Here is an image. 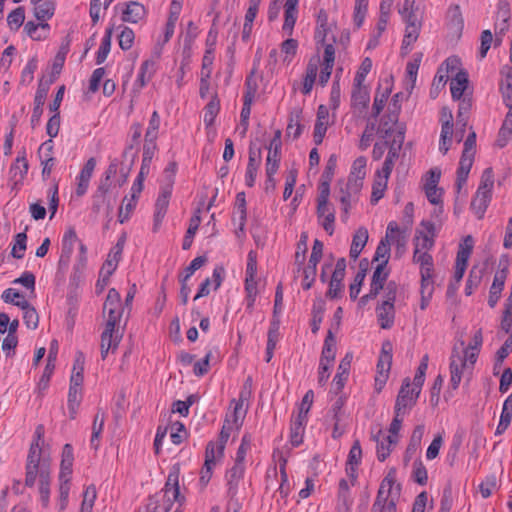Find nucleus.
<instances>
[{
    "instance_id": "obj_1",
    "label": "nucleus",
    "mask_w": 512,
    "mask_h": 512,
    "mask_svg": "<svg viewBox=\"0 0 512 512\" xmlns=\"http://www.w3.org/2000/svg\"><path fill=\"white\" fill-rule=\"evenodd\" d=\"M73 462V447L70 444H65L62 449L60 470L58 474L57 506L59 512L65 511L68 506Z\"/></svg>"
},
{
    "instance_id": "obj_2",
    "label": "nucleus",
    "mask_w": 512,
    "mask_h": 512,
    "mask_svg": "<svg viewBox=\"0 0 512 512\" xmlns=\"http://www.w3.org/2000/svg\"><path fill=\"white\" fill-rule=\"evenodd\" d=\"M44 474L51 475L50 459L43 457L41 446L31 443L26 462L25 485L33 487L38 477H43Z\"/></svg>"
},
{
    "instance_id": "obj_3",
    "label": "nucleus",
    "mask_w": 512,
    "mask_h": 512,
    "mask_svg": "<svg viewBox=\"0 0 512 512\" xmlns=\"http://www.w3.org/2000/svg\"><path fill=\"white\" fill-rule=\"evenodd\" d=\"M400 491V485L396 484L394 476L388 474L380 484L372 512H396Z\"/></svg>"
},
{
    "instance_id": "obj_4",
    "label": "nucleus",
    "mask_w": 512,
    "mask_h": 512,
    "mask_svg": "<svg viewBox=\"0 0 512 512\" xmlns=\"http://www.w3.org/2000/svg\"><path fill=\"white\" fill-rule=\"evenodd\" d=\"M494 174L492 168H486L481 176L479 187L471 202V209L478 219L483 218L492 198Z\"/></svg>"
},
{
    "instance_id": "obj_5",
    "label": "nucleus",
    "mask_w": 512,
    "mask_h": 512,
    "mask_svg": "<svg viewBox=\"0 0 512 512\" xmlns=\"http://www.w3.org/2000/svg\"><path fill=\"white\" fill-rule=\"evenodd\" d=\"M476 148V134L471 132L464 141V149L459 161L457 170L456 189L460 193L462 187L465 185L469 172L474 162Z\"/></svg>"
},
{
    "instance_id": "obj_6",
    "label": "nucleus",
    "mask_w": 512,
    "mask_h": 512,
    "mask_svg": "<svg viewBox=\"0 0 512 512\" xmlns=\"http://www.w3.org/2000/svg\"><path fill=\"white\" fill-rule=\"evenodd\" d=\"M314 393L308 390L298 407V415L295 422L294 432L290 435V444L299 446L303 442L305 426L307 423V414L313 404Z\"/></svg>"
},
{
    "instance_id": "obj_7",
    "label": "nucleus",
    "mask_w": 512,
    "mask_h": 512,
    "mask_svg": "<svg viewBox=\"0 0 512 512\" xmlns=\"http://www.w3.org/2000/svg\"><path fill=\"white\" fill-rule=\"evenodd\" d=\"M475 363H471L463 352L453 349L450 357V385L453 390L458 389L465 373H470Z\"/></svg>"
},
{
    "instance_id": "obj_8",
    "label": "nucleus",
    "mask_w": 512,
    "mask_h": 512,
    "mask_svg": "<svg viewBox=\"0 0 512 512\" xmlns=\"http://www.w3.org/2000/svg\"><path fill=\"white\" fill-rule=\"evenodd\" d=\"M164 502H165V510L168 511L171 509L174 503L178 504V507L174 512H182V505L185 501V497L180 493L179 487V472L177 470H172L169 472L164 489Z\"/></svg>"
},
{
    "instance_id": "obj_9",
    "label": "nucleus",
    "mask_w": 512,
    "mask_h": 512,
    "mask_svg": "<svg viewBox=\"0 0 512 512\" xmlns=\"http://www.w3.org/2000/svg\"><path fill=\"white\" fill-rule=\"evenodd\" d=\"M103 313L106 318V323L109 324V326H120L123 308L120 294L115 288H111L108 291Z\"/></svg>"
},
{
    "instance_id": "obj_10",
    "label": "nucleus",
    "mask_w": 512,
    "mask_h": 512,
    "mask_svg": "<svg viewBox=\"0 0 512 512\" xmlns=\"http://www.w3.org/2000/svg\"><path fill=\"white\" fill-rule=\"evenodd\" d=\"M436 236L435 225L430 221H421L415 230L413 250H432Z\"/></svg>"
},
{
    "instance_id": "obj_11",
    "label": "nucleus",
    "mask_w": 512,
    "mask_h": 512,
    "mask_svg": "<svg viewBox=\"0 0 512 512\" xmlns=\"http://www.w3.org/2000/svg\"><path fill=\"white\" fill-rule=\"evenodd\" d=\"M440 123L441 133L439 140V151L445 155L451 147L456 132L454 131L453 114L449 108L443 107L441 109Z\"/></svg>"
},
{
    "instance_id": "obj_12",
    "label": "nucleus",
    "mask_w": 512,
    "mask_h": 512,
    "mask_svg": "<svg viewBox=\"0 0 512 512\" xmlns=\"http://www.w3.org/2000/svg\"><path fill=\"white\" fill-rule=\"evenodd\" d=\"M384 239L389 245H394L396 254L401 257L406 250L408 241V227L401 229L397 222L388 223Z\"/></svg>"
},
{
    "instance_id": "obj_13",
    "label": "nucleus",
    "mask_w": 512,
    "mask_h": 512,
    "mask_svg": "<svg viewBox=\"0 0 512 512\" xmlns=\"http://www.w3.org/2000/svg\"><path fill=\"white\" fill-rule=\"evenodd\" d=\"M419 395V393L411 388L410 378H405L397 395L394 410L407 414L416 404Z\"/></svg>"
},
{
    "instance_id": "obj_14",
    "label": "nucleus",
    "mask_w": 512,
    "mask_h": 512,
    "mask_svg": "<svg viewBox=\"0 0 512 512\" xmlns=\"http://www.w3.org/2000/svg\"><path fill=\"white\" fill-rule=\"evenodd\" d=\"M284 290L281 284L278 285L275 293L274 300V311H273V320L271 322V326L268 332V341L269 344L276 345L279 338V324H280V315L284 310Z\"/></svg>"
},
{
    "instance_id": "obj_15",
    "label": "nucleus",
    "mask_w": 512,
    "mask_h": 512,
    "mask_svg": "<svg viewBox=\"0 0 512 512\" xmlns=\"http://www.w3.org/2000/svg\"><path fill=\"white\" fill-rule=\"evenodd\" d=\"M281 132L279 130L275 131L273 138L271 139L267 150V158H266V175H275L279 169L280 159H281Z\"/></svg>"
},
{
    "instance_id": "obj_16",
    "label": "nucleus",
    "mask_w": 512,
    "mask_h": 512,
    "mask_svg": "<svg viewBox=\"0 0 512 512\" xmlns=\"http://www.w3.org/2000/svg\"><path fill=\"white\" fill-rule=\"evenodd\" d=\"M508 275V265L506 263L499 264L498 270L495 272L493 282L489 289L488 305L494 308L502 296L505 282Z\"/></svg>"
},
{
    "instance_id": "obj_17",
    "label": "nucleus",
    "mask_w": 512,
    "mask_h": 512,
    "mask_svg": "<svg viewBox=\"0 0 512 512\" xmlns=\"http://www.w3.org/2000/svg\"><path fill=\"white\" fill-rule=\"evenodd\" d=\"M29 164L27 161L26 150L23 148L18 152L17 157L13 161L9 169L10 181L13 183V187L23 185L24 180L28 174Z\"/></svg>"
},
{
    "instance_id": "obj_18",
    "label": "nucleus",
    "mask_w": 512,
    "mask_h": 512,
    "mask_svg": "<svg viewBox=\"0 0 512 512\" xmlns=\"http://www.w3.org/2000/svg\"><path fill=\"white\" fill-rule=\"evenodd\" d=\"M262 163L261 149L254 143L250 144L248 164L245 172V184L248 187H253L256 183L258 170Z\"/></svg>"
},
{
    "instance_id": "obj_19",
    "label": "nucleus",
    "mask_w": 512,
    "mask_h": 512,
    "mask_svg": "<svg viewBox=\"0 0 512 512\" xmlns=\"http://www.w3.org/2000/svg\"><path fill=\"white\" fill-rule=\"evenodd\" d=\"M120 326H109L105 323V328L101 335V356L105 359L108 353L114 352L121 341L122 333L119 329Z\"/></svg>"
},
{
    "instance_id": "obj_20",
    "label": "nucleus",
    "mask_w": 512,
    "mask_h": 512,
    "mask_svg": "<svg viewBox=\"0 0 512 512\" xmlns=\"http://www.w3.org/2000/svg\"><path fill=\"white\" fill-rule=\"evenodd\" d=\"M430 250H413V262L419 265L421 282L434 281V263Z\"/></svg>"
},
{
    "instance_id": "obj_21",
    "label": "nucleus",
    "mask_w": 512,
    "mask_h": 512,
    "mask_svg": "<svg viewBox=\"0 0 512 512\" xmlns=\"http://www.w3.org/2000/svg\"><path fill=\"white\" fill-rule=\"evenodd\" d=\"M156 72V61L147 59L139 67L136 80L132 86L134 95H138L142 89L151 81Z\"/></svg>"
},
{
    "instance_id": "obj_22",
    "label": "nucleus",
    "mask_w": 512,
    "mask_h": 512,
    "mask_svg": "<svg viewBox=\"0 0 512 512\" xmlns=\"http://www.w3.org/2000/svg\"><path fill=\"white\" fill-rule=\"evenodd\" d=\"M314 38L317 45L328 41H335L333 25L328 23V14L323 9L317 15Z\"/></svg>"
},
{
    "instance_id": "obj_23",
    "label": "nucleus",
    "mask_w": 512,
    "mask_h": 512,
    "mask_svg": "<svg viewBox=\"0 0 512 512\" xmlns=\"http://www.w3.org/2000/svg\"><path fill=\"white\" fill-rule=\"evenodd\" d=\"M225 277V269L223 266H216L213 270L212 277L206 278L199 286L198 292L194 300L208 296L212 290L216 291L220 288Z\"/></svg>"
},
{
    "instance_id": "obj_24",
    "label": "nucleus",
    "mask_w": 512,
    "mask_h": 512,
    "mask_svg": "<svg viewBox=\"0 0 512 512\" xmlns=\"http://www.w3.org/2000/svg\"><path fill=\"white\" fill-rule=\"evenodd\" d=\"M79 242L77 233L73 227H69L63 234L61 240V255L59 264L67 266L73 254L76 243Z\"/></svg>"
},
{
    "instance_id": "obj_25",
    "label": "nucleus",
    "mask_w": 512,
    "mask_h": 512,
    "mask_svg": "<svg viewBox=\"0 0 512 512\" xmlns=\"http://www.w3.org/2000/svg\"><path fill=\"white\" fill-rule=\"evenodd\" d=\"M367 159L363 156L354 160L351 172L348 177L350 188L355 191H361L363 186V179L366 176Z\"/></svg>"
},
{
    "instance_id": "obj_26",
    "label": "nucleus",
    "mask_w": 512,
    "mask_h": 512,
    "mask_svg": "<svg viewBox=\"0 0 512 512\" xmlns=\"http://www.w3.org/2000/svg\"><path fill=\"white\" fill-rule=\"evenodd\" d=\"M379 132L383 137L392 136L393 143L398 145V148L402 146L404 141V127L398 123V120L395 123L390 122L388 114L385 115L380 122Z\"/></svg>"
},
{
    "instance_id": "obj_27",
    "label": "nucleus",
    "mask_w": 512,
    "mask_h": 512,
    "mask_svg": "<svg viewBox=\"0 0 512 512\" xmlns=\"http://www.w3.org/2000/svg\"><path fill=\"white\" fill-rule=\"evenodd\" d=\"M458 101L457 125L459 128L455 132V139L457 142H461L468 123V115L472 107V101L469 96H464Z\"/></svg>"
},
{
    "instance_id": "obj_28",
    "label": "nucleus",
    "mask_w": 512,
    "mask_h": 512,
    "mask_svg": "<svg viewBox=\"0 0 512 512\" xmlns=\"http://www.w3.org/2000/svg\"><path fill=\"white\" fill-rule=\"evenodd\" d=\"M345 269H346V261L344 258L338 259L335 265V269L333 271L330 283H329V289H328V296L331 298H337L340 296L341 291L343 289L342 281L345 276Z\"/></svg>"
},
{
    "instance_id": "obj_29",
    "label": "nucleus",
    "mask_w": 512,
    "mask_h": 512,
    "mask_svg": "<svg viewBox=\"0 0 512 512\" xmlns=\"http://www.w3.org/2000/svg\"><path fill=\"white\" fill-rule=\"evenodd\" d=\"M405 23L406 27L401 50L404 54H408L419 37L421 21L419 18H412V20L405 21Z\"/></svg>"
},
{
    "instance_id": "obj_30",
    "label": "nucleus",
    "mask_w": 512,
    "mask_h": 512,
    "mask_svg": "<svg viewBox=\"0 0 512 512\" xmlns=\"http://www.w3.org/2000/svg\"><path fill=\"white\" fill-rule=\"evenodd\" d=\"M96 167V160L95 158H89L86 163L84 164L83 168L81 169L79 175L77 176V187H76V194L77 196L81 197L83 196L88 188L89 183L92 178L93 172Z\"/></svg>"
},
{
    "instance_id": "obj_31",
    "label": "nucleus",
    "mask_w": 512,
    "mask_h": 512,
    "mask_svg": "<svg viewBox=\"0 0 512 512\" xmlns=\"http://www.w3.org/2000/svg\"><path fill=\"white\" fill-rule=\"evenodd\" d=\"M362 458V449L359 441L354 442L352 445L348 459L346 463V475L348 478H351V484L354 485L357 479V467L361 462Z\"/></svg>"
},
{
    "instance_id": "obj_32",
    "label": "nucleus",
    "mask_w": 512,
    "mask_h": 512,
    "mask_svg": "<svg viewBox=\"0 0 512 512\" xmlns=\"http://www.w3.org/2000/svg\"><path fill=\"white\" fill-rule=\"evenodd\" d=\"M388 274L387 266H384L383 264H377L373 272L370 292L361 298L362 302H365L368 298H374L379 293V291L383 289Z\"/></svg>"
},
{
    "instance_id": "obj_33",
    "label": "nucleus",
    "mask_w": 512,
    "mask_h": 512,
    "mask_svg": "<svg viewBox=\"0 0 512 512\" xmlns=\"http://www.w3.org/2000/svg\"><path fill=\"white\" fill-rule=\"evenodd\" d=\"M51 27L48 22L28 21L24 24V32L34 41H44L50 35Z\"/></svg>"
},
{
    "instance_id": "obj_34",
    "label": "nucleus",
    "mask_w": 512,
    "mask_h": 512,
    "mask_svg": "<svg viewBox=\"0 0 512 512\" xmlns=\"http://www.w3.org/2000/svg\"><path fill=\"white\" fill-rule=\"evenodd\" d=\"M246 466H240L233 464V466L227 470L225 478L228 487V494L234 497L239 489L240 483L243 481Z\"/></svg>"
},
{
    "instance_id": "obj_35",
    "label": "nucleus",
    "mask_w": 512,
    "mask_h": 512,
    "mask_svg": "<svg viewBox=\"0 0 512 512\" xmlns=\"http://www.w3.org/2000/svg\"><path fill=\"white\" fill-rule=\"evenodd\" d=\"M55 358L56 356L52 354V351H50L47 358V364L34 390V392L40 397H43L49 388L50 379L55 369Z\"/></svg>"
},
{
    "instance_id": "obj_36",
    "label": "nucleus",
    "mask_w": 512,
    "mask_h": 512,
    "mask_svg": "<svg viewBox=\"0 0 512 512\" xmlns=\"http://www.w3.org/2000/svg\"><path fill=\"white\" fill-rule=\"evenodd\" d=\"M455 72L456 74L452 77L450 82V91L454 100H460L462 97L468 96L465 94L469 83L468 75L466 72L459 69Z\"/></svg>"
},
{
    "instance_id": "obj_37",
    "label": "nucleus",
    "mask_w": 512,
    "mask_h": 512,
    "mask_svg": "<svg viewBox=\"0 0 512 512\" xmlns=\"http://www.w3.org/2000/svg\"><path fill=\"white\" fill-rule=\"evenodd\" d=\"M219 359V350L217 347H209L205 353L203 359L198 360L193 365V373L197 377H202L209 371V365L211 362H217Z\"/></svg>"
},
{
    "instance_id": "obj_38",
    "label": "nucleus",
    "mask_w": 512,
    "mask_h": 512,
    "mask_svg": "<svg viewBox=\"0 0 512 512\" xmlns=\"http://www.w3.org/2000/svg\"><path fill=\"white\" fill-rule=\"evenodd\" d=\"M359 192L360 191L354 192L350 188L349 180H347V182L340 187L339 200L341 202L343 211V215L341 216V218L344 222L348 220L349 209L352 203H354L357 200V195L359 194Z\"/></svg>"
},
{
    "instance_id": "obj_39",
    "label": "nucleus",
    "mask_w": 512,
    "mask_h": 512,
    "mask_svg": "<svg viewBox=\"0 0 512 512\" xmlns=\"http://www.w3.org/2000/svg\"><path fill=\"white\" fill-rule=\"evenodd\" d=\"M146 15L145 7L136 1H130L125 4L122 10V20L129 23H138Z\"/></svg>"
},
{
    "instance_id": "obj_40",
    "label": "nucleus",
    "mask_w": 512,
    "mask_h": 512,
    "mask_svg": "<svg viewBox=\"0 0 512 512\" xmlns=\"http://www.w3.org/2000/svg\"><path fill=\"white\" fill-rule=\"evenodd\" d=\"M247 219L246 209V195L244 192H239L236 195L234 211H233V222L243 230Z\"/></svg>"
},
{
    "instance_id": "obj_41",
    "label": "nucleus",
    "mask_w": 512,
    "mask_h": 512,
    "mask_svg": "<svg viewBox=\"0 0 512 512\" xmlns=\"http://www.w3.org/2000/svg\"><path fill=\"white\" fill-rule=\"evenodd\" d=\"M139 196L140 194H134L130 191L129 195H126L123 198L118 212V219L120 223H124L130 218L132 212L137 206Z\"/></svg>"
},
{
    "instance_id": "obj_42",
    "label": "nucleus",
    "mask_w": 512,
    "mask_h": 512,
    "mask_svg": "<svg viewBox=\"0 0 512 512\" xmlns=\"http://www.w3.org/2000/svg\"><path fill=\"white\" fill-rule=\"evenodd\" d=\"M376 314L380 327L389 329L392 327L395 318V308L390 303H382L376 308Z\"/></svg>"
},
{
    "instance_id": "obj_43",
    "label": "nucleus",
    "mask_w": 512,
    "mask_h": 512,
    "mask_svg": "<svg viewBox=\"0 0 512 512\" xmlns=\"http://www.w3.org/2000/svg\"><path fill=\"white\" fill-rule=\"evenodd\" d=\"M458 66L459 60L457 58H448L443 66L438 70V73L434 78V85L443 86L450 77L449 73H451L452 76L453 73L458 69Z\"/></svg>"
},
{
    "instance_id": "obj_44",
    "label": "nucleus",
    "mask_w": 512,
    "mask_h": 512,
    "mask_svg": "<svg viewBox=\"0 0 512 512\" xmlns=\"http://www.w3.org/2000/svg\"><path fill=\"white\" fill-rule=\"evenodd\" d=\"M368 241V230L360 227L356 230L350 248V256L357 259Z\"/></svg>"
},
{
    "instance_id": "obj_45",
    "label": "nucleus",
    "mask_w": 512,
    "mask_h": 512,
    "mask_svg": "<svg viewBox=\"0 0 512 512\" xmlns=\"http://www.w3.org/2000/svg\"><path fill=\"white\" fill-rule=\"evenodd\" d=\"M352 356L347 354L341 361L338 366L337 374L335 375L333 382L337 388V390H341L346 380L348 379L350 367H351Z\"/></svg>"
},
{
    "instance_id": "obj_46",
    "label": "nucleus",
    "mask_w": 512,
    "mask_h": 512,
    "mask_svg": "<svg viewBox=\"0 0 512 512\" xmlns=\"http://www.w3.org/2000/svg\"><path fill=\"white\" fill-rule=\"evenodd\" d=\"M281 9L284 12L283 29L288 27V0H271L268 9V19L273 21L278 18Z\"/></svg>"
},
{
    "instance_id": "obj_47",
    "label": "nucleus",
    "mask_w": 512,
    "mask_h": 512,
    "mask_svg": "<svg viewBox=\"0 0 512 512\" xmlns=\"http://www.w3.org/2000/svg\"><path fill=\"white\" fill-rule=\"evenodd\" d=\"M473 246L474 241L472 236H466L459 245L455 264L467 267L468 260L473 250Z\"/></svg>"
},
{
    "instance_id": "obj_48",
    "label": "nucleus",
    "mask_w": 512,
    "mask_h": 512,
    "mask_svg": "<svg viewBox=\"0 0 512 512\" xmlns=\"http://www.w3.org/2000/svg\"><path fill=\"white\" fill-rule=\"evenodd\" d=\"M38 493L39 502L43 509H48L50 506V480L51 475L44 474L43 477H38Z\"/></svg>"
},
{
    "instance_id": "obj_49",
    "label": "nucleus",
    "mask_w": 512,
    "mask_h": 512,
    "mask_svg": "<svg viewBox=\"0 0 512 512\" xmlns=\"http://www.w3.org/2000/svg\"><path fill=\"white\" fill-rule=\"evenodd\" d=\"M319 59L311 60L307 66L304 80L302 83L301 91L303 94H308L312 90L313 84L317 77Z\"/></svg>"
},
{
    "instance_id": "obj_50",
    "label": "nucleus",
    "mask_w": 512,
    "mask_h": 512,
    "mask_svg": "<svg viewBox=\"0 0 512 512\" xmlns=\"http://www.w3.org/2000/svg\"><path fill=\"white\" fill-rule=\"evenodd\" d=\"M105 423L104 413L98 412L94 416L93 424H92V434L90 439V445L93 449L97 450L100 446V435L103 432Z\"/></svg>"
},
{
    "instance_id": "obj_51",
    "label": "nucleus",
    "mask_w": 512,
    "mask_h": 512,
    "mask_svg": "<svg viewBox=\"0 0 512 512\" xmlns=\"http://www.w3.org/2000/svg\"><path fill=\"white\" fill-rule=\"evenodd\" d=\"M55 13V4L53 1L47 0L33 7V14L38 21L48 22Z\"/></svg>"
},
{
    "instance_id": "obj_52",
    "label": "nucleus",
    "mask_w": 512,
    "mask_h": 512,
    "mask_svg": "<svg viewBox=\"0 0 512 512\" xmlns=\"http://www.w3.org/2000/svg\"><path fill=\"white\" fill-rule=\"evenodd\" d=\"M352 104L356 107H364L369 101V90L364 83L358 84L356 81L353 83L352 90Z\"/></svg>"
},
{
    "instance_id": "obj_53",
    "label": "nucleus",
    "mask_w": 512,
    "mask_h": 512,
    "mask_svg": "<svg viewBox=\"0 0 512 512\" xmlns=\"http://www.w3.org/2000/svg\"><path fill=\"white\" fill-rule=\"evenodd\" d=\"M512 417V394L503 403L500 421L496 428V434H502L511 422Z\"/></svg>"
},
{
    "instance_id": "obj_54",
    "label": "nucleus",
    "mask_w": 512,
    "mask_h": 512,
    "mask_svg": "<svg viewBox=\"0 0 512 512\" xmlns=\"http://www.w3.org/2000/svg\"><path fill=\"white\" fill-rule=\"evenodd\" d=\"M482 343H483L482 331H481V329H479L474 333L471 342L469 343L467 348L463 351V353L468 356V359L470 360L471 363H475L477 361L479 350L482 346Z\"/></svg>"
},
{
    "instance_id": "obj_55",
    "label": "nucleus",
    "mask_w": 512,
    "mask_h": 512,
    "mask_svg": "<svg viewBox=\"0 0 512 512\" xmlns=\"http://www.w3.org/2000/svg\"><path fill=\"white\" fill-rule=\"evenodd\" d=\"M114 26H108L105 31V35L102 39L101 45L96 53V63L101 64L106 59L110 52L111 37L113 34Z\"/></svg>"
},
{
    "instance_id": "obj_56",
    "label": "nucleus",
    "mask_w": 512,
    "mask_h": 512,
    "mask_svg": "<svg viewBox=\"0 0 512 512\" xmlns=\"http://www.w3.org/2000/svg\"><path fill=\"white\" fill-rule=\"evenodd\" d=\"M335 338L329 332L323 346L320 363L332 365L335 359Z\"/></svg>"
},
{
    "instance_id": "obj_57",
    "label": "nucleus",
    "mask_w": 512,
    "mask_h": 512,
    "mask_svg": "<svg viewBox=\"0 0 512 512\" xmlns=\"http://www.w3.org/2000/svg\"><path fill=\"white\" fill-rule=\"evenodd\" d=\"M81 401H82V390L69 388L67 405H68L69 416L71 419H75V417L78 413V408L80 406Z\"/></svg>"
},
{
    "instance_id": "obj_58",
    "label": "nucleus",
    "mask_w": 512,
    "mask_h": 512,
    "mask_svg": "<svg viewBox=\"0 0 512 512\" xmlns=\"http://www.w3.org/2000/svg\"><path fill=\"white\" fill-rule=\"evenodd\" d=\"M252 437L249 434H245L242 437L241 444L236 452L234 464L240 466H246V456L251 449Z\"/></svg>"
},
{
    "instance_id": "obj_59",
    "label": "nucleus",
    "mask_w": 512,
    "mask_h": 512,
    "mask_svg": "<svg viewBox=\"0 0 512 512\" xmlns=\"http://www.w3.org/2000/svg\"><path fill=\"white\" fill-rule=\"evenodd\" d=\"M97 498V490L95 485H89L83 492V500L80 507V512H92L95 501Z\"/></svg>"
},
{
    "instance_id": "obj_60",
    "label": "nucleus",
    "mask_w": 512,
    "mask_h": 512,
    "mask_svg": "<svg viewBox=\"0 0 512 512\" xmlns=\"http://www.w3.org/2000/svg\"><path fill=\"white\" fill-rule=\"evenodd\" d=\"M220 111L219 100L214 97L209 103L206 105L204 109V124L206 127L212 126L215 122V119Z\"/></svg>"
},
{
    "instance_id": "obj_61",
    "label": "nucleus",
    "mask_w": 512,
    "mask_h": 512,
    "mask_svg": "<svg viewBox=\"0 0 512 512\" xmlns=\"http://www.w3.org/2000/svg\"><path fill=\"white\" fill-rule=\"evenodd\" d=\"M158 150L157 138H145L143 144L142 164L150 166L153 157Z\"/></svg>"
},
{
    "instance_id": "obj_62",
    "label": "nucleus",
    "mask_w": 512,
    "mask_h": 512,
    "mask_svg": "<svg viewBox=\"0 0 512 512\" xmlns=\"http://www.w3.org/2000/svg\"><path fill=\"white\" fill-rule=\"evenodd\" d=\"M508 106L510 107L509 112L499 131L498 145L500 147H503L512 136V105L508 104Z\"/></svg>"
},
{
    "instance_id": "obj_63",
    "label": "nucleus",
    "mask_w": 512,
    "mask_h": 512,
    "mask_svg": "<svg viewBox=\"0 0 512 512\" xmlns=\"http://www.w3.org/2000/svg\"><path fill=\"white\" fill-rule=\"evenodd\" d=\"M177 170L178 165L176 162L172 161L167 164L163 171L161 188L173 190Z\"/></svg>"
},
{
    "instance_id": "obj_64",
    "label": "nucleus",
    "mask_w": 512,
    "mask_h": 512,
    "mask_svg": "<svg viewBox=\"0 0 512 512\" xmlns=\"http://www.w3.org/2000/svg\"><path fill=\"white\" fill-rule=\"evenodd\" d=\"M25 21V11L22 7L12 10L7 16V25L10 30L17 31Z\"/></svg>"
}]
</instances>
